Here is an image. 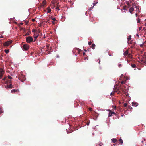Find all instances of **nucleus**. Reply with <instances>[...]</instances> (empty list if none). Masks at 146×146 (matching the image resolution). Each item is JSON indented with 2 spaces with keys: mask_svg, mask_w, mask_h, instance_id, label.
Here are the masks:
<instances>
[{
  "mask_svg": "<svg viewBox=\"0 0 146 146\" xmlns=\"http://www.w3.org/2000/svg\"><path fill=\"white\" fill-rule=\"evenodd\" d=\"M18 91V90L17 89H13L11 90V92L12 93H14L15 92H17Z\"/></svg>",
  "mask_w": 146,
  "mask_h": 146,
  "instance_id": "15",
  "label": "nucleus"
},
{
  "mask_svg": "<svg viewBox=\"0 0 146 146\" xmlns=\"http://www.w3.org/2000/svg\"><path fill=\"white\" fill-rule=\"evenodd\" d=\"M54 22H53V21H52V23H54Z\"/></svg>",
  "mask_w": 146,
  "mask_h": 146,
  "instance_id": "63",
  "label": "nucleus"
},
{
  "mask_svg": "<svg viewBox=\"0 0 146 146\" xmlns=\"http://www.w3.org/2000/svg\"><path fill=\"white\" fill-rule=\"evenodd\" d=\"M19 79L22 82H23L25 80L24 76L21 75L19 77Z\"/></svg>",
  "mask_w": 146,
  "mask_h": 146,
  "instance_id": "4",
  "label": "nucleus"
},
{
  "mask_svg": "<svg viewBox=\"0 0 146 146\" xmlns=\"http://www.w3.org/2000/svg\"><path fill=\"white\" fill-rule=\"evenodd\" d=\"M144 141L143 140H142V141H141V142H142V143H143V141Z\"/></svg>",
  "mask_w": 146,
  "mask_h": 146,
  "instance_id": "61",
  "label": "nucleus"
},
{
  "mask_svg": "<svg viewBox=\"0 0 146 146\" xmlns=\"http://www.w3.org/2000/svg\"><path fill=\"white\" fill-rule=\"evenodd\" d=\"M112 141L114 143H115L117 141V139H116L113 138L112 139Z\"/></svg>",
  "mask_w": 146,
  "mask_h": 146,
  "instance_id": "16",
  "label": "nucleus"
},
{
  "mask_svg": "<svg viewBox=\"0 0 146 146\" xmlns=\"http://www.w3.org/2000/svg\"><path fill=\"white\" fill-rule=\"evenodd\" d=\"M39 35L38 33V32L36 33H35L34 34L33 37H34V39H35V40L34 41H35L36 40V39L37 38V37Z\"/></svg>",
  "mask_w": 146,
  "mask_h": 146,
  "instance_id": "6",
  "label": "nucleus"
},
{
  "mask_svg": "<svg viewBox=\"0 0 146 146\" xmlns=\"http://www.w3.org/2000/svg\"><path fill=\"white\" fill-rule=\"evenodd\" d=\"M113 91L115 92V93L117 92H118L119 89H118V88H115L114 89Z\"/></svg>",
  "mask_w": 146,
  "mask_h": 146,
  "instance_id": "13",
  "label": "nucleus"
},
{
  "mask_svg": "<svg viewBox=\"0 0 146 146\" xmlns=\"http://www.w3.org/2000/svg\"><path fill=\"white\" fill-rule=\"evenodd\" d=\"M111 113L112 114H113L114 115L115 114V112H112V111H111Z\"/></svg>",
  "mask_w": 146,
  "mask_h": 146,
  "instance_id": "47",
  "label": "nucleus"
},
{
  "mask_svg": "<svg viewBox=\"0 0 146 146\" xmlns=\"http://www.w3.org/2000/svg\"><path fill=\"white\" fill-rule=\"evenodd\" d=\"M131 35H130L128 37V38H127L128 41H130V40H131Z\"/></svg>",
  "mask_w": 146,
  "mask_h": 146,
  "instance_id": "19",
  "label": "nucleus"
},
{
  "mask_svg": "<svg viewBox=\"0 0 146 146\" xmlns=\"http://www.w3.org/2000/svg\"><path fill=\"white\" fill-rule=\"evenodd\" d=\"M142 62L145 64H146V59L145 60H143L142 61Z\"/></svg>",
  "mask_w": 146,
  "mask_h": 146,
  "instance_id": "27",
  "label": "nucleus"
},
{
  "mask_svg": "<svg viewBox=\"0 0 146 146\" xmlns=\"http://www.w3.org/2000/svg\"><path fill=\"white\" fill-rule=\"evenodd\" d=\"M125 94L127 96L128 95V94L127 93H126L125 91Z\"/></svg>",
  "mask_w": 146,
  "mask_h": 146,
  "instance_id": "46",
  "label": "nucleus"
},
{
  "mask_svg": "<svg viewBox=\"0 0 146 146\" xmlns=\"http://www.w3.org/2000/svg\"><path fill=\"white\" fill-rule=\"evenodd\" d=\"M131 65L133 68H135L136 67V65L135 64H131Z\"/></svg>",
  "mask_w": 146,
  "mask_h": 146,
  "instance_id": "24",
  "label": "nucleus"
},
{
  "mask_svg": "<svg viewBox=\"0 0 146 146\" xmlns=\"http://www.w3.org/2000/svg\"><path fill=\"white\" fill-rule=\"evenodd\" d=\"M141 28H142L141 27H139V30H140L141 29Z\"/></svg>",
  "mask_w": 146,
  "mask_h": 146,
  "instance_id": "56",
  "label": "nucleus"
},
{
  "mask_svg": "<svg viewBox=\"0 0 146 146\" xmlns=\"http://www.w3.org/2000/svg\"><path fill=\"white\" fill-rule=\"evenodd\" d=\"M143 140L144 141H145V139H143Z\"/></svg>",
  "mask_w": 146,
  "mask_h": 146,
  "instance_id": "62",
  "label": "nucleus"
},
{
  "mask_svg": "<svg viewBox=\"0 0 146 146\" xmlns=\"http://www.w3.org/2000/svg\"><path fill=\"white\" fill-rule=\"evenodd\" d=\"M128 54V51H126L124 53V54L125 55H127Z\"/></svg>",
  "mask_w": 146,
  "mask_h": 146,
  "instance_id": "30",
  "label": "nucleus"
},
{
  "mask_svg": "<svg viewBox=\"0 0 146 146\" xmlns=\"http://www.w3.org/2000/svg\"><path fill=\"white\" fill-rule=\"evenodd\" d=\"M132 106H137L138 105V104L135 102H132Z\"/></svg>",
  "mask_w": 146,
  "mask_h": 146,
  "instance_id": "10",
  "label": "nucleus"
},
{
  "mask_svg": "<svg viewBox=\"0 0 146 146\" xmlns=\"http://www.w3.org/2000/svg\"><path fill=\"white\" fill-rule=\"evenodd\" d=\"M119 142L121 143V144H122L123 143V140L121 138L120 139H119Z\"/></svg>",
  "mask_w": 146,
  "mask_h": 146,
  "instance_id": "20",
  "label": "nucleus"
},
{
  "mask_svg": "<svg viewBox=\"0 0 146 146\" xmlns=\"http://www.w3.org/2000/svg\"><path fill=\"white\" fill-rule=\"evenodd\" d=\"M98 3V2L96 1H94V2L93 3V4L94 5V6L96 4Z\"/></svg>",
  "mask_w": 146,
  "mask_h": 146,
  "instance_id": "26",
  "label": "nucleus"
},
{
  "mask_svg": "<svg viewBox=\"0 0 146 146\" xmlns=\"http://www.w3.org/2000/svg\"><path fill=\"white\" fill-rule=\"evenodd\" d=\"M118 89H119L118 93V94H121L122 92H124V90L123 88V86L120 85L118 87Z\"/></svg>",
  "mask_w": 146,
  "mask_h": 146,
  "instance_id": "1",
  "label": "nucleus"
},
{
  "mask_svg": "<svg viewBox=\"0 0 146 146\" xmlns=\"http://www.w3.org/2000/svg\"><path fill=\"white\" fill-rule=\"evenodd\" d=\"M4 71L2 68L0 69V79L3 76V74L4 73Z\"/></svg>",
  "mask_w": 146,
  "mask_h": 146,
  "instance_id": "8",
  "label": "nucleus"
},
{
  "mask_svg": "<svg viewBox=\"0 0 146 146\" xmlns=\"http://www.w3.org/2000/svg\"><path fill=\"white\" fill-rule=\"evenodd\" d=\"M9 83L10 84H11V83H11V80H9Z\"/></svg>",
  "mask_w": 146,
  "mask_h": 146,
  "instance_id": "44",
  "label": "nucleus"
},
{
  "mask_svg": "<svg viewBox=\"0 0 146 146\" xmlns=\"http://www.w3.org/2000/svg\"><path fill=\"white\" fill-rule=\"evenodd\" d=\"M8 78L9 79H12V78L9 75L8 76Z\"/></svg>",
  "mask_w": 146,
  "mask_h": 146,
  "instance_id": "31",
  "label": "nucleus"
},
{
  "mask_svg": "<svg viewBox=\"0 0 146 146\" xmlns=\"http://www.w3.org/2000/svg\"><path fill=\"white\" fill-rule=\"evenodd\" d=\"M89 123L87 122V125H89Z\"/></svg>",
  "mask_w": 146,
  "mask_h": 146,
  "instance_id": "52",
  "label": "nucleus"
},
{
  "mask_svg": "<svg viewBox=\"0 0 146 146\" xmlns=\"http://www.w3.org/2000/svg\"><path fill=\"white\" fill-rule=\"evenodd\" d=\"M109 55H110V56H111V54H110V52H109Z\"/></svg>",
  "mask_w": 146,
  "mask_h": 146,
  "instance_id": "51",
  "label": "nucleus"
},
{
  "mask_svg": "<svg viewBox=\"0 0 146 146\" xmlns=\"http://www.w3.org/2000/svg\"><path fill=\"white\" fill-rule=\"evenodd\" d=\"M21 47L23 50L24 51L27 50L29 48L28 45L27 44H23V46H21Z\"/></svg>",
  "mask_w": 146,
  "mask_h": 146,
  "instance_id": "2",
  "label": "nucleus"
},
{
  "mask_svg": "<svg viewBox=\"0 0 146 146\" xmlns=\"http://www.w3.org/2000/svg\"><path fill=\"white\" fill-rule=\"evenodd\" d=\"M110 111L109 112V115H108V117H110L112 115V114L111 113V110H109Z\"/></svg>",
  "mask_w": 146,
  "mask_h": 146,
  "instance_id": "17",
  "label": "nucleus"
},
{
  "mask_svg": "<svg viewBox=\"0 0 146 146\" xmlns=\"http://www.w3.org/2000/svg\"><path fill=\"white\" fill-rule=\"evenodd\" d=\"M88 44L90 45H91V41H90L89 42H88Z\"/></svg>",
  "mask_w": 146,
  "mask_h": 146,
  "instance_id": "38",
  "label": "nucleus"
},
{
  "mask_svg": "<svg viewBox=\"0 0 146 146\" xmlns=\"http://www.w3.org/2000/svg\"><path fill=\"white\" fill-rule=\"evenodd\" d=\"M6 78V77H5V78H4L3 79V80H5V78Z\"/></svg>",
  "mask_w": 146,
  "mask_h": 146,
  "instance_id": "57",
  "label": "nucleus"
},
{
  "mask_svg": "<svg viewBox=\"0 0 146 146\" xmlns=\"http://www.w3.org/2000/svg\"><path fill=\"white\" fill-rule=\"evenodd\" d=\"M4 52L6 53L7 54L9 52V50L5 49L4 50Z\"/></svg>",
  "mask_w": 146,
  "mask_h": 146,
  "instance_id": "22",
  "label": "nucleus"
},
{
  "mask_svg": "<svg viewBox=\"0 0 146 146\" xmlns=\"http://www.w3.org/2000/svg\"><path fill=\"white\" fill-rule=\"evenodd\" d=\"M47 9L48 10V11L47 12V13H50L51 11V9L49 8V7H48L47 8Z\"/></svg>",
  "mask_w": 146,
  "mask_h": 146,
  "instance_id": "18",
  "label": "nucleus"
},
{
  "mask_svg": "<svg viewBox=\"0 0 146 146\" xmlns=\"http://www.w3.org/2000/svg\"><path fill=\"white\" fill-rule=\"evenodd\" d=\"M29 35V34L28 33H27L26 35H25V36H26L27 35Z\"/></svg>",
  "mask_w": 146,
  "mask_h": 146,
  "instance_id": "58",
  "label": "nucleus"
},
{
  "mask_svg": "<svg viewBox=\"0 0 146 146\" xmlns=\"http://www.w3.org/2000/svg\"><path fill=\"white\" fill-rule=\"evenodd\" d=\"M121 64H118V66L119 67V68H120L121 67Z\"/></svg>",
  "mask_w": 146,
  "mask_h": 146,
  "instance_id": "37",
  "label": "nucleus"
},
{
  "mask_svg": "<svg viewBox=\"0 0 146 146\" xmlns=\"http://www.w3.org/2000/svg\"><path fill=\"white\" fill-rule=\"evenodd\" d=\"M4 37V36H2V35H1V36H0V38H3Z\"/></svg>",
  "mask_w": 146,
  "mask_h": 146,
  "instance_id": "49",
  "label": "nucleus"
},
{
  "mask_svg": "<svg viewBox=\"0 0 146 146\" xmlns=\"http://www.w3.org/2000/svg\"><path fill=\"white\" fill-rule=\"evenodd\" d=\"M129 110V111H131L132 110V109H133V108L132 107H131V108H129V110Z\"/></svg>",
  "mask_w": 146,
  "mask_h": 146,
  "instance_id": "33",
  "label": "nucleus"
},
{
  "mask_svg": "<svg viewBox=\"0 0 146 146\" xmlns=\"http://www.w3.org/2000/svg\"><path fill=\"white\" fill-rule=\"evenodd\" d=\"M25 23H26V24H27V23H28V22H26V21H25Z\"/></svg>",
  "mask_w": 146,
  "mask_h": 146,
  "instance_id": "54",
  "label": "nucleus"
},
{
  "mask_svg": "<svg viewBox=\"0 0 146 146\" xmlns=\"http://www.w3.org/2000/svg\"><path fill=\"white\" fill-rule=\"evenodd\" d=\"M131 106H128V109L129 110V108H131Z\"/></svg>",
  "mask_w": 146,
  "mask_h": 146,
  "instance_id": "48",
  "label": "nucleus"
},
{
  "mask_svg": "<svg viewBox=\"0 0 146 146\" xmlns=\"http://www.w3.org/2000/svg\"><path fill=\"white\" fill-rule=\"evenodd\" d=\"M137 23H139L140 22V19L139 18H138V19H137Z\"/></svg>",
  "mask_w": 146,
  "mask_h": 146,
  "instance_id": "29",
  "label": "nucleus"
},
{
  "mask_svg": "<svg viewBox=\"0 0 146 146\" xmlns=\"http://www.w3.org/2000/svg\"><path fill=\"white\" fill-rule=\"evenodd\" d=\"M115 93V92H114V91H113L111 94L110 95L111 96H112Z\"/></svg>",
  "mask_w": 146,
  "mask_h": 146,
  "instance_id": "28",
  "label": "nucleus"
},
{
  "mask_svg": "<svg viewBox=\"0 0 146 146\" xmlns=\"http://www.w3.org/2000/svg\"><path fill=\"white\" fill-rule=\"evenodd\" d=\"M56 9L58 10H59V7L58 6L56 8Z\"/></svg>",
  "mask_w": 146,
  "mask_h": 146,
  "instance_id": "39",
  "label": "nucleus"
},
{
  "mask_svg": "<svg viewBox=\"0 0 146 146\" xmlns=\"http://www.w3.org/2000/svg\"><path fill=\"white\" fill-rule=\"evenodd\" d=\"M74 50L77 51V52L78 54H79L80 53V52L81 51V50L80 49L77 48H75L74 49Z\"/></svg>",
  "mask_w": 146,
  "mask_h": 146,
  "instance_id": "11",
  "label": "nucleus"
},
{
  "mask_svg": "<svg viewBox=\"0 0 146 146\" xmlns=\"http://www.w3.org/2000/svg\"><path fill=\"white\" fill-rule=\"evenodd\" d=\"M32 32H33L34 33V34L35 33H38L37 31L36 30H35V29H33L32 30Z\"/></svg>",
  "mask_w": 146,
  "mask_h": 146,
  "instance_id": "21",
  "label": "nucleus"
},
{
  "mask_svg": "<svg viewBox=\"0 0 146 146\" xmlns=\"http://www.w3.org/2000/svg\"><path fill=\"white\" fill-rule=\"evenodd\" d=\"M127 43H128V44H132V43H131V41H128V42H127Z\"/></svg>",
  "mask_w": 146,
  "mask_h": 146,
  "instance_id": "34",
  "label": "nucleus"
},
{
  "mask_svg": "<svg viewBox=\"0 0 146 146\" xmlns=\"http://www.w3.org/2000/svg\"><path fill=\"white\" fill-rule=\"evenodd\" d=\"M32 21L33 22H34L35 21V19H32Z\"/></svg>",
  "mask_w": 146,
  "mask_h": 146,
  "instance_id": "42",
  "label": "nucleus"
},
{
  "mask_svg": "<svg viewBox=\"0 0 146 146\" xmlns=\"http://www.w3.org/2000/svg\"><path fill=\"white\" fill-rule=\"evenodd\" d=\"M40 31H39L38 32V33H40Z\"/></svg>",
  "mask_w": 146,
  "mask_h": 146,
  "instance_id": "64",
  "label": "nucleus"
},
{
  "mask_svg": "<svg viewBox=\"0 0 146 146\" xmlns=\"http://www.w3.org/2000/svg\"><path fill=\"white\" fill-rule=\"evenodd\" d=\"M12 42V41H7L4 44V46H9L10 44Z\"/></svg>",
  "mask_w": 146,
  "mask_h": 146,
  "instance_id": "5",
  "label": "nucleus"
},
{
  "mask_svg": "<svg viewBox=\"0 0 146 146\" xmlns=\"http://www.w3.org/2000/svg\"><path fill=\"white\" fill-rule=\"evenodd\" d=\"M95 45L94 43L93 44H92V49H94L95 48Z\"/></svg>",
  "mask_w": 146,
  "mask_h": 146,
  "instance_id": "23",
  "label": "nucleus"
},
{
  "mask_svg": "<svg viewBox=\"0 0 146 146\" xmlns=\"http://www.w3.org/2000/svg\"><path fill=\"white\" fill-rule=\"evenodd\" d=\"M2 112L1 108H0V114Z\"/></svg>",
  "mask_w": 146,
  "mask_h": 146,
  "instance_id": "43",
  "label": "nucleus"
},
{
  "mask_svg": "<svg viewBox=\"0 0 146 146\" xmlns=\"http://www.w3.org/2000/svg\"><path fill=\"white\" fill-rule=\"evenodd\" d=\"M143 44H144V43H143L142 44H140V46L141 47H142Z\"/></svg>",
  "mask_w": 146,
  "mask_h": 146,
  "instance_id": "36",
  "label": "nucleus"
},
{
  "mask_svg": "<svg viewBox=\"0 0 146 146\" xmlns=\"http://www.w3.org/2000/svg\"><path fill=\"white\" fill-rule=\"evenodd\" d=\"M135 7L137 9V11H138V12H140V11H139V7L138 6H135Z\"/></svg>",
  "mask_w": 146,
  "mask_h": 146,
  "instance_id": "25",
  "label": "nucleus"
},
{
  "mask_svg": "<svg viewBox=\"0 0 146 146\" xmlns=\"http://www.w3.org/2000/svg\"><path fill=\"white\" fill-rule=\"evenodd\" d=\"M135 3H134V4H133V6H135Z\"/></svg>",
  "mask_w": 146,
  "mask_h": 146,
  "instance_id": "53",
  "label": "nucleus"
},
{
  "mask_svg": "<svg viewBox=\"0 0 146 146\" xmlns=\"http://www.w3.org/2000/svg\"><path fill=\"white\" fill-rule=\"evenodd\" d=\"M46 4V0L44 1L42 4V6H44Z\"/></svg>",
  "mask_w": 146,
  "mask_h": 146,
  "instance_id": "14",
  "label": "nucleus"
},
{
  "mask_svg": "<svg viewBox=\"0 0 146 146\" xmlns=\"http://www.w3.org/2000/svg\"><path fill=\"white\" fill-rule=\"evenodd\" d=\"M5 88H6L7 89H11L13 88V86L12 84V83H11L10 85H7L5 86Z\"/></svg>",
  "mask_w": 146,
  "mask_h": 146,
  "instance_id": "7",
  "label": "nucleus"
},
{
  "mask_svg": "<svg viewBox=\"0 0 146 146\" xmlns=\"http://www.w3.org/2000/svg\"><path fill=\"white\" fill-rule=\"evenodd\" d=\"M89 110L90 111H91V107H90L89 108Z\"/></svg>",
  "mask_w": 146,
  "mask_h": 146,
  "instance_id": "50",
  "label": "nucleus"
},
{
  "mask_svg": "<svg viewBox=\"0 0 146 146\" xmlns=\"http://www.w3.org/2000/svg\"><path fill=\"white\" fill-rule=\"evenodd\" d=\"M137 15H138V14H137V13H136L135 15H136V17H137Z\"/></svg>",
  "mask_w": 146,
  "mask_h": 146,
  "instance_id": "59",
  "label": "nucleus"
},
{
  "mask_svg": "<svg viewBox=\"0 0 146 146\" xmlns=\"http://www.w3.org/2000/svg\"><path fill=\"white\" fill-rule=\"evenodd\" d=\"M85 54V53H84V52L83 53V55H84V54Z\"/></svg>",
  "mask_w": 146,
  "mask_h": 146,
  "instance_id": "60",
  "label": "nucleus"
},
{
  "mask_svg": "<svg viewBox=\"0 0 146 146\" xmlns=\"http://www.w3.org/2000/svg\"><path fill=\"white\" fill-rule=\"evenodd\" d=\"M23 23H20V24H21V25H23Z\"/></svg>",
  "mask_w": 146,
  "mask_h": 146,
  "instance_id": "55",
  "label": "nucleus"
},
{
  "mask_svg": "<svg viewBox=\"0 0 146 146\" xmlns=\"http://www.w3.org/2000/svg\"><path fill=\"white\" fill-rule=\"evenodd\" d=\"M125 82H124V81H122L121 82V84H124V83H125Z\"/></svg>",
  "mask_w": 146,
  "mask_h": 146,
  "instance_id": "45",
  "label": "nucleus"
},
{
  "mask_svg": "<svg viewBox=\"0 0 146 146\" xmlns=\"http://www.w3.org/2000/svg\"><path fill=\"white\" fill-rule=\"evenodd\" d=\"M33 41V38L31 36H29L26 37V41L28 43H30L32 42Z\"/></svg>",
  "mask_w": 146,
  "mask_h": 146,
  "instance_id": "3",
  "label": "nucleus"
},
{
  "mask_svg": "<svg viewBox=\"0 0 146 146\" xmlns=\"http://www.w3.org/2000/svg\"><path fill=\"white\" fill-rule=\"evenodd\" d=\"M51 19L54 21H55L56 20V19L54 17H51Z\"/></svg>",
  "mask_w": 146,
  "mask_h": 146,
  "instance_id": "32",
  "label": "nucleus"
},
{
  "mask_svg": "<svg viewBox=\"0 0 146 146\" xmlns=\"http://www.w3.org/2000/svg\"><path fill=\"white\" fill-rule=\"evenodd\" d=\"M127 106V103H125L124 105V107H126Z\"/></svg>",
  "mask_w": 146,
  "mask_h": 146,
  "instance_id": "35",
  "label": "nucleus"
},
{
  "mask_svg": "<svg viewBox=\"0 0 146 146\" xmlns=\"http://www.w3.org/2000/svg\"><path fill=\"white\" fill-rule=\"evenodd\" d=\"M134 9V8L132 7H131L130 9H129V12H130L131 13V14H132V12L133 11Z\"/></svg>",
  "mask_w": 146,
  "mask_h": 146,
  "instance_id": "12",
  "label": "nucleus"
},
{
  "mask_svg": "<svg viewBox=\"0 0 146 146\" xmlns=\"http://www.w3.org/2000/svg\"><path fill=\"white\" fill-rule=\"evenodd\" d=\"M103 145V144L101 143H100L99 144V145L100 146H102Z\"/></svg>",
  "mask_w": 146,
  "mask_h": 146,
  "instance_id": "40",
  "label": "nucleus"
},
{
  "mask_svg": "<svg viewBox=\"0 0 146 146\" xmlns=\"http://www.w3.org/2000/svg\"><path fill=\"white\" fill-rule=\"evenodd\" d=\"M46 47L49 50V45H47V46H46Z\"/></svg>",
  "mask_w": 146,
  "mask_h": 146,
  "instance_id": "41",
  "label": "nucleus"
},
{
  "mask_svg": "<svg viewBox=\"0 0 146 146\" xmlns=\"http://www.w3.org/2000/svg\"><path fill=\"white\" fill-rule=\"evenodd\" d=\"M91 8H90L89 9L87 10V11H86V14L87 15H91Z\"/></svg>",
  "mask_w": 146,
  "mask_h": 146,
  "instance_id": "9",
  "label": "nucleus"
}]
</instances>
